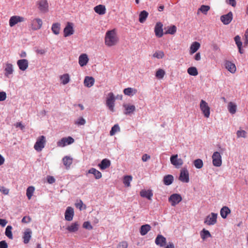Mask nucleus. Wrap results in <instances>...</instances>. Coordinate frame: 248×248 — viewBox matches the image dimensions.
<instances>
[{
  "label": "nucleus",
  "mask_w": 248,
  "mask_h": 248,
  "mask_svg": "<svg viewBox=\"0 0 248 248\" xmlns=\"http://www.w3.org/2000/svg\"><path fill=\"white\" fill-rule=\"evenodd\" d=\"M217 214L211 213L204 219V223L208 225H214L217 222Z\"/></svg>",
  "instance_id": "nucleus-4"
},
{
  "label": "nucleus",
  "mask_w": 248,
  "mask_h": 248,
  "mask_svg": "<svg viewBox=\"0 0 248 248\" xmlns=\"http://www.w3.org/2000/svg\"><path fill=\"white\" fill-rule=\"evenodd\" d=\"M232 19V13L230 12L227 14L223 15L220 17L221 21L225 25L229 24Z\"/></svg>",
  "instance_id": "nucleus-16"
},
{
  "label": "nucleus",
  "mask_w": 248,
  "mask_h": 248,
  "mask_svg": "<svg viewBox=\"0 0 248 248\" xmlns=\"http://www.w3.org/2000/svg\"><path fill=\"white\" fill-rule=\"evenodd\" d=\"M4 75L6 77H9L10 75H12L13 73V65L12 64L8 62H6L4 66Z\"/></svg>",
  "instance_id": "nucleus-19"
},
{
  "label": "nucleus",
  "mask_w": 248,
  "mask_h": 248,
  "mask_svg": "<svg viewBox=\"0 0 248 248\" xmlns=\"http://www.w3.org/2000/svg\"><path fill=\"white\" fill-rule=\"evenodd\" d=\"M220 216L225 219L227 217V216L231 213V210L227 206H223L220 210Z\"/></svg>",
  "instance_id": "nucleus-31"
},
{
  "label": "nucleus",
  "mask_w": 248,
  "mask_h": 248,
  "mask_svg": "<svg viewBox=\"0 0 248 248\" xmlns=\"http://www.w3.org/2000/svg\"><path fill=\"white\" fill-rule=\"evenodd\" d=\"M31 220V218L29 216L24 217L22 219V222L23 223H28Z\"/></svg>",
  "instance_id": "nucleus-58"
},
{
  "label": "nucleus",
  "mask_w": 248,
  "mask_h": 248,
  "mask_svg": "<svg viewBox=\"0 0 248 248\" xmlns=\"http://www.w3.org/2000/svg\"><path fill=\"white\" fill-rule=\"evenodd\" d=\"M6 98V94L4 92H0V101H2L5 100Z\"/></svg>",
  "instance_id": "nucleus-59"
},
{
  "label": "nucleus",
  "mask_w": 248,
  "mask_h": 248,
  "mask_svg": "<svg viewBox=\"0 0 248 248\" xmlns=\"http://www.w3.org/2000/svg\"><path fill=\"white\" fill-rule=\"evenodd\" d=\"M193 164H194V166L197 169H201L203 167V161L201 159H197L195 160L193 162Z\"/></svg>",
  "instance_id": "nucleus-47"
},
{
  "label": "nucleus",
  "mask_w": 248,
  "mask_h": 248,
  "mask_svg": "<svg viewBox=\"0 0 248 248\" xmlns=\"http://www.w3.org/2000/svg\"><path fill=\"white\" fill-rule=\"evenodd\" d=\"M110 165H111L110 161L107 158H105V159H103L101 161L100 163H99L98 165V166L99 167L100 169H101L102 170H104L109 168L110 167Z\"/></svg>",
  "instance_id": "nucleus-22"
},
{
  "label": "nucleus",
  "mask_w": 248,
  "mask_h": 248,
  "mask_svg": "<svg viewBox=\"0 0 248 248\" xmlns=\"http://www.w3.org/2000/svg\"><path fill=\"white\" fill-rule=\"evenodd\" d=\"M176 27L175 26L173 25L169 28L168 30L166 31V33L174 34L176 31Z\"/></svg>",
  "instance_id": "nucleus-50"
},
{
  "label": "nucleus",
  "mask_w": 248,
  "mask_h": 248,
  "mask_svg": "<svg viewBox=\"0 0 248 248\" xmlns=\"http://www.w3.org/2000/svg\"><path fill=\"white\" fill-rule=\"evenodd\" d=\"M38 8L41 12H45L46 10V0H40L37 2Z\"/></svg>",
  "instance_id": "nucleus-26"
},
{
  "label": "nucleus",
  "mask_w": 248,
  "mask_h": 248,
  "mask_svg": "<svg viewBox=\"0 0 248 248\" xmlns=\"http://www.w3.org/2000/svg\"><path fill=\"white\" fill-rule=\"evenodd\" d=\"M0 192L4 195H8L9 192V189L4 186H0Z\"/></svg>",
  "instance_id": "nucleus-56"
},
{
  "label": "nucleus",
  "mask_w": 248,
  "mask_h": 248,
  "mask_svg": "<svg viewBox=\"0 0 248 248\" xmlns=\"http://www.w3.org/2000/svg\"><path fill=\"white\" fill-rule=\"evenodd\" d=\"M60 79L61 83L63 85H65L69 82L70 77L68 74H65L60 77Z\"/></svg>",
  "instance_id": "nucleus-40"
},
{
  "label": "nucleus",
  "mask_w": 248,
  "mask_h": 248,
  "mask_svg": "<svg viewBox=\"0 0 248 248\" xmlns=\"http://www.w3.org/2000/svg\"><path fill=\"white\" fill-rule=\"evenodd\" d=\"M89 61V58L86 54H81L78 58V63L80 66L86 65Z\"/></svg>",
  "instance_id": "nucleus-23"
},
{
  "label": "nucleus",
  "mask_w": 248,
  "mask_h": 248,
  "mask_svg": "<svg viewBox=\"0 0 248 248\" xmlns=\"http://www.w3.org/2000/svg\"><path fill=\"white\" fill-rule=\"evenodd\" d=\"M226 2L232 5L233 7H235L236 5V1L235 0H226Z\"/></svg>",
  "instance_id": "nucleus-62"
},
{
  "label": "nucleus",
  "mask_w": 248,
  "mask_h": 248,
  "mask_svg": "<svg viewBox=\"0 0 248 248\" xmlns=\"http://www.w3.org/2000/svg\"><path fill=\"white\" fill-rule=\"evenodd\" d=\"M247 132L245 130H238L236 132L237 138H246Z\"/></svg>",
  "instance_id": "nucleus-53"
},
{
  "label": "nucleus",
  "mask_w": 248,
  "mask_h": 248,
  "mask_svg": "<svg viewBox=\"0 0 248 248\" xmlns=\"http://www.w3.org/2000/svg\"><path fill=\"white\" fill-rule=\"evenodd\" d=\"M120 131V128L118 124H115L111 129L109 134L110 136L114 135L116 133Z\"/></svg>",
  "instance_id": "nucleus-46"
},
{
  "label": "nucleus",
  "mask_w": 248,
  "mask_h": 248,
  "mask_svg": "<svg viewBox=\"0 0 248 248\" xmlns=\"http://www.w3.org/2000/svg\"><path fill=\"white\" fill-rule=\"evenodd\" d=\"M148 16V13L146 11H141L139 15V21L140 23H143L146 19Z\"/></svg>",
  "instance_id": "nucleus-38"
},
{
  "label": "nucleus",
  "mask_w": 248,
  "mask_h": 248,
  "mask_svg": "<svg viewBox=\"0 0 248 248\" xmlns=\"http://www.w3.org/2000/svg\"><path fill=\"white\" fill-rule=\"evenodd\" d=\"M74 32L73 24L68 22L63 30L64 36L67 37L70 36L74 33Z\"/></svg>",
  "instance_id": "nucleus-15"
},
{
  "label": "nucleus",
  "mask_w": 248,
  "mask_h": 248,
  "mask_svg": "<svg viewBox=\"0 0 248 248\" xmlns=\"http://www.w3.org/2000/svg\"><path fill=\"white\" fill-rule=\"evenodd\" d=\"M155 243L160 247H163L166 245V238L161 234H158L155 239Z\"/></svg>",
  "instance_id": "nucleus-12"
},
{
  "label": "nucleus",
  "mask_w": 248,
  "mask_h": 248,
  "mask_svg": "<svg viewBox=\"0 0 248 248\" xmlns=\"http://www.w3.org/2000/svg\"><path fill=\"white\" fill-rule=\"evenodd\" d=\"M170 161L172 165L176 168H180L183 164V161L181 158H178L177 154L172 155L170 157Z\"/></svg>",
  "instance_id": "nucleus-7"
},
{
  "label": "nucleus",
  "mask_w": 248,
  "mask_h": 248,
  "mask_svg": "<svg viewBox=\"0 0 248 248\" xmlns=\"http://www.w3.org/2000/svg\"><path fill=\"white\" fill-rule=\"evenodd\" d=\"M115 99L116 98L112 93L110 92L108 93L106 99V104L108 109L112 112L114 111V103Z\"/></svg>",
  "instance_id": "nucleus-2"
},
{
  "label": "nucleus",
  "mask_w": 248,
  "mask_h": 248,
  "mask_svg": "<svg viewBox=\"0 0 248 248\" xmlns=\"http://www.w3.org/2000/svg\"><path fill=\"white\" fill-rule=\"evenodd\" d=\"M12 227L11 226H7L5 230V235L9 239H13V234L12 232Z\"/></svg>",
  "instance_id": "nucleus-45"
},
{
  "label": "nucleus",
  "mask_w": 248,
  "mask_h": 248,
  "mask_svg": "<svg viewBox=\"0 0 248 248\" xmlns=\"http://www.w3.org/2000/svg\"><path fill=\"white\" fill-rule=\"evenodd\" d=\"M94 10L96 13L99 15H104L106 13L105 7L102 5H99L95 6L94 8Z\"/></svg>",
  "instance_id": "nucleus-34"
},
{
  "label": "nucleus",
  "mask_w": 248,
  "mask_h": 248,
  "mask_svg": "<svg viewBox=\"0 0 248 248\" xmlns=\"http://www.w3.org/2000/svg\"><path fill=\"white\" fill-rule=\"evenodd\" d=\"M74 139L71 137H68L62 138L57 142V146L63 147L67 145L72 144L74 142Z\"/></svg>",
  "instance_id": "nucleus-6"
},
{
  "label": "nucleus",
  "mask_w": 248,
  "mask_h": 248,
  "mask_svg": "<svg viewBox=\"0 0 248 248\" xmlns=\"http://www.w3.org/2000/svg\"><path fill=\"white\" fill-rule=\"evenodd\" d=\"M25 21V18L23 17L14 16L10 17L9 19V25L10 27H13L16 24L19 22H22Z\"/></svg>",
  "instance_id": "nucleus-11"
},
{
  "label": "nucleus",
  "mask_w": 248,
  "mask_h": 248,
  "mask_svg": "<svg viewBox=\"0 0 248 248\" xmlns=\"http://www.w3.org/2000/svg\"><path fill=\"white\" fill-rule=\"evenodd\" d=\"M123 107L124 108V114L125 115H130L136 110V107L133 105L124 104Z\"/></svg>",
  "instance_id": "nucleus-20"
},
{
  "label": "nucleus",
  "mask_w": 248,
  "mask_h": 248,
  "mask_svg": "<svg viewBox=\"0 0 248 248\" xmlns=\"http://www.w3.org/2000/svg\"><path fill=\"white\" fill-rule=\"evenodd\" d=\"M35 188L33 186H30L28 187L26 190V195L29 200H30L34 192Z\"/></svg>",
  "instance_id": "nucleus-39"
},
{
  "label": "nucleus",
  "mask_w": 248,
  "mask_h": 248,
  "mask_svg": "<svg viewBox=\"0 0 248 248\" xmlns=\"http://www.w3.org/2000/svg\"><path fill=\"white\" fill-rule=\"evenodd\" d=\"M165 74V72L162 69H159L155 73V77L158 79H162Z\"/></svg>",
  "instance_id": "nucleus-48"
},
{
  "label": "nucleus",
  "mask_w": 248,
  "mask_h": 248,
  "mask_svg": "<svg viewBox=\"0 0 248 248\" xmlns=\"http://www.w3.org/2000/svg\"><path fill=\"white\" fill-rule=\"evenodd\" d=\"M225 67L232 73H234L236 71V67L235 64L229 61H227L225 62Z\"/></svg>",
  "instance_id": "nucleus-32"
},
{
  "label": "nucleus",
  "mask_w": 248,
  "mask_h": 248,
  "mask_svg": "<svg viewBox=\"0 0 248 248\" xmlns=\"http://www.w3.org/2000/svg\"><path fill=\"white\" fill-rule=\"evenodd\" d=\"M51 30L54 34H58L60 30V24L58 23L53 24Z\"/></svg>",
  "instance_id": "nucleus-42"
},
{
  "label": "nucleus",
  "mask_w": 248,
  "mask_h": 248,
  "mask_svg": "<svg viewBox=\"0 0 248 248\" xmlns=\"http://www.w3.org/2000/svg\"><path fill=\"white\" fill-rule=\"evenodd\" d=\"M155 33L157 37H161L163 35V24L161 22H157L155 27Z\"/></svg>",
  "instance_id": "nucleus-14"
},
{
  "label": "nucleus",
  "mask_w": 248,
  "mask_h": 248,
  "mask_svg": "<svg viewBox=\"0 0 248 248\" xmlns=\"http://www.w3.org/2000/svg\"><path fill=\"white\" fill-rule=\"evenodd\" d=\"M74 215V209L71 207H68L65 212V219L67 221H71Z\"/></svg>",
  "instance_id": "nucleus-17"
},
{
  "label": "nucleus",
  "mask_w": 248,
  "mask_h": 248,
  "mask_svg": "<svg viewBox=\"0 0 248 248\" xmlns=\"http://www.w3.org/2000/svg\"><path fill=\"white\" fill-rule=\"evenodd\" d=\"M119 41L115 30L108 31L106 32L105 38V44L108 46L116 45Z\"/></svg>",
  "instance_id": "nucleus-1"
},
{
  "label": "nucleus",
  "mask_w": 248,
  "mask_h": 248,
  "mask_svg": "<svg viewBox=\"0 0 248 248\" xmlns=\"http://www.w3.org/2000/svg\"><path fill=\"white\" fill-rule=\"evenodd\" d=\"M168 200L171 206H175L181 202L182 198L180 194L175 193L171 195Z\"/></svg>",
  "instance_id": "nucleus-5"
},
{
  "label": "nucleus",
  "mask_w": 248,
  "mask_h": 248,
  "mask_svg": "<svg viewBox=\"0 0 248 248\" xmlns=\"http://www.w3.org/2000/svg\"><path fill=\"white\" fill-rule=\"evenodd\" d=\"M0 248H8V245L5 241L0 242Z\"/></svg>",
  "instance_id": "nucleus-63"
},
{
  "label": "nucleus",
  "mask_w": 248,
  "mask_h": 248,
  "mask_svg": "<svg viewBox=\"0 0 248 248\" xmlns=\"http://www.w3.org/2000/svg\"><path fill=\"white\" fill-rule=\"evenodd\" d=\"M179 179L183 183H188L189 182V173L186 168H183L181 170Z\"/></svg>",
  "instance_id": "nucleus-9"
},
{
  "label": "nucleus",
  "mask_w": 248,
  "mask_h": 248,
  "mask_svg": "<svg viewBox=\"0 0 248 248\" xmlns=\"http://www.w3.org/2000/svg\"><path fill=\"white\" fill-rule=\"evenodd\" d=\"M128 244L126 241L120 242L117 246V248H127Z\"/></svg>",
  "instance_id": "nucleus-55"
},
{
  "label": "nucleus",
  "mask_w": 248,
  "mask_h": 248,
  "mask_svg": "<svg viewBox=\"0 0 248 248\" xmlns=\"http://www.w3.org/2000/svg\"><path fill=\"white\" fill-rule=\"evenodd\" d=\"M140 195L142 197H145L148 200H151L153 194L151 190H142L140 192Z\"/></svg>",
  "instance_id": "nucleus-29"
},
{
  "label": "nucleus",
  "mask_w": 248,
  "mask_h": 248,
  "mask_svg": "<svg viewBox=\"0 0 248 248\" xmlns=\"http://www.w3.org/2000/svg\"><path fill=\"white\" fill-rule=\"evenodd\" d=\"M17 64L20 70L25 71L28 67L29 62L26 59H21L17 61Z\"/></svg>",
  "instance_id": "nucleus-18"
},
{
  "label": "nucleus",
  "mask_w": 248,
  "mask_h": 248,
  "mask_svg": "<svg viewBox=\"0 0 248 248\" xmlns=\"http://www.w3.org/2000/svg\"><path fill=\"white\" fill-rule=\"evenodd\" d=\"M213 164L216 167H220L222 164L221 156L218 152H215L213 153L212 156Z\"/></svg>",
  "instance_id": "nucleus-8"
},
{
  "label": "nucleus",
  "mask_w": 248,
  "mask_h": 248,
  "mask_svg": "<svg viewBox=\"0 0 248 248\" xmlns=\"http://www.w3.org/2000/svg\"><path fill=\"white\" fill-rule=\"evenodd\" d=\"M173 177L171 175H167L164 177L163 183L166 186H169L171 185L173 181Z\"/></svg>",
  "instance_id": "nucleus-33"
},
{
  "label": "nucleus",
  "mask_w": 248,
  "mask_h": 248,
  "mask_svg": "<svg viewBox=\"0 0 248 248\" xmlns=\"http://www.w3.org/2000/svg\"><path fill=\"white\" fill-rule=\"evenodd\" d=\"M210 7L207 5H202L200 7V8L199 9V11H201L203 14H206L207 12L209 10Z\"/></svg>",
  "instance_id": "nucleus-52"
},
{
  "label": "nucleus",
  "mask_w": 248,
  "mask_h": 248,
  "mask_svg": "<svg viewBox=\"0 0 248 248\" xmlns=\"http://www.w3.org/2000/svg\"><path fill=\"white\" fill-rule=\"evenodd\" d=\"M80 224L78 222L72 223L66 228L67 230L70 232H75L78 231Z\"/></svg>",
  "instance_id": "nucleus-24"
},
{
  "label": "nucleus",
  "mask_w": 248,
  "mask_h": 248,
  "mask_svg": "<svg viewBox=\"0 0 248 248\" xmlns=\"http://www.w3.org/2000/svg\"><path fill=\"white\" fill-rule=\"evenodd\" d=\"M45 137L44 136L40 137L34 144V148L37 151H40L44 147Z\"/></svg>",
  "instance_id": "nucleus-10"
},
{
  "label": "nucleus",
  "mask_w": 248,
  "mask_h": 248,
  "mask_svg": "<svg viewBox=\"0 0 248 248\" xmlns=\"http://www.w3.org/2000/svg\"><path fill=\"white\" fill-rule=\"evenodd\" d=\"M200 46V44L199 42H193L190 47V54L191 55L195 53L199 49Z\"/></svg>",
  "instance_id": "nucleus-30"
},
{
  "label": "nucleus",
  "mask_w": 248,
  "mask_h": 248,
  "mask_svg": "<svg viewBox=\"0 0 248 248\" xmlns=\"http://www.w3.org/2000/svg\"><path fill=\"white\" fill-rule=\"evenodd\" d=\"M151 229V227L149 224H145L140 227V232L142 236L146 235Z\"/></svg>",
  "instance_id": "nucleus-28"
},
{
  "label": "nucleus",
  "mask_w": 248,
  "mask_h": 248,
  "mask_svg": "<svg viewBox=\"0 0 248 248\" xmlns=\"http://www.w3.org/2000/svg\"><path fill=\"white\" fill-rule=\"evenodd\" d=\"M88 174H92L94 175L96 179H99L102 176V173L99 170L96 169L92 168L89 170L86 173V175H88Z\"/></svg>",
  "instance_id": "nucleus-21"
},
{
  "label": "nucleus",
  "mask_w": 248,
  "mask_h": 248,
  "mask_svg": "<svg viewBox=\"0 0 248 248\" xmlns=\"http://www.w3.org/2000/svg\"><path fill=\"white\" fill-rule=\"evenodd\" d=\"M200 108L204 116L207 118H209L210 114V108L207 103L202 100L200 102Z\"/></svg>",
  "instance_id": "nucleus-3"
},
{
  "label": "nucleus",
  "mask_w": 248,
  "mask_h": 248,
  "mask_svg": "<svg viewBox=\"0 0 248 248\" xmlns=\"http://www.w3.org/2000/svg\"><path fill=\"white\" fill-rule=\"evenodd\" d=\"M31 233V231L30 229H27L25 230L23 236V242L25 244H28L29 242Z\"/></svg>",
  "instance_id": "nucleus-27"
},
{
  "label": "nucleus",
  "mask_w": 248,
  "mask_h": 248,
  "mask_svg": "<svg viewBox=\"0 0 248 248\" xmlns=\"http://www.w3.org/2000/svg\"><path fill=\"white\" fill-rule=\"evenodd\" d=\"M200 235H201V238L203 240H205L207 238L211 237V235L210 232L208 230H205V229H203L200 232Z\"/></svg>",
  "instance_id": "nucleus-41"
},
{
  "label": "nucleus",
  "mask_w": 248,
  "mask_h": 248,
  "mask_svg": "<svg viewBox=\"0 0 248 248\" xmlns=\"http://www.w3.org/2000/svg\"><path fill=\"white\" fill-rule=\"evenodd\" d=\"M164 56V53L162 51H156L154 54L153 57L157 59H162Z\"/></svg>",
  "instance_id": "nucleus-51"
},
{
  "label": "nucleus",
  "mask_w": 248,
  "mask_h": 248,
  "mask_svg": "<svg viewBox=\"0 0 248 248\" xmlns=\"http://www.w3.org/2000/svg\"><path fill=\"white\" fill-rule=\"evenodd\" d=\"M42 25V21L39 18H35L31 21V28L33 30L40 29Z\"/></svg>",
  "instance_id": "nucleus-13"
},
{
  "label": "nucleus",
  "mask_w": 248,
  "mask_h": 248,
  "mask_svg": "<svg viewBox=\"0 0 248 248\" xmlns=\"http://www.w3.org/2000/svg\"><path fill=\"white\" fill-rule=\"evenodd\" d=\"M236 105L232 102L229 103L228 105V109L230 113L233 114L236 112Z\"/></svg>",
  "instance_id": "nucleus-36"
},
{
  "label": "nucleus",
  "mask_w": 248,
  "mask_h": 248,
  "mask_svg": "<svg viewBox=\"0 0 248 248\" xmlns=\"http://www.w3.org/2000/svg\"><path fill=\"white\" fill-rule=\"evenodd\" d=\"M137 92V90L136 89L132 88H125L124 90V93L128 96H133Z\"/></svg>",
  "instance_id": "nucleus-35"
},
{
  "label": "nucleus",
  "mask_w": 248,
  "mask_h": 248,
  "mask_svg": "<svg viewBox=\"0 0 248 248\" xmlns=\"http://www.w3.org/2000/svg\"><path fill=\"white\" fill-rule=\"evenodd\" d=\"M94 83V79L92 77H85L84 80V85L85 86L90 88L93 85Z\"/></svg>",
  "instance_id": "nucleus-25"
},
{
  "label": "nucleus",
  "mask_w": 248,
  "mask_h": 248,
  "mask_svg": "<svg viewBox=\"0 0 248 248\" xmlns=\"http://www.w3.org/2000/svg\"><path fill=\"white\" fill-rule=\"evenodd\" d=\"M132 180V177L130 175H127L124 177L123 183L126 186H130V182Z\"/></svg>",
  "instance_id": "nucleus-43"
},
{
  "label": "nucleus",
  "mask_w": 248,
  "mask_h": 248,
  "mask_svg": "<svg viewBox=\"0 0 248 248\" xmlns=\"http://www.w3.org/2000/svg\"><path fill=\"white\" fill-rule=\"evenodd\" d=\"M7 223V221L6 219L0 218V225L2 227H4Z\"/></svg>",
  "instance_id": "nucleus-64"
},
{
  "label": "nucleus",
  "mask_w": 248,
  "mask_h": 248,
  "mask_svg": "<svg viewBox=\"0 0 248 248\" xmlns=\"http://www.w3.org/2000/svg\"><path fill=\"white\" fill-rule=\"evenodd\" d=\"M234 41L237 47L242 46V43L241 41L240 37L238 35L234 37Z\"/></svg>",
  "instance_id": "nucleus-54"
},
{
  "label": "nucleus",
  "mask_w": 248,
  "mask_h": 248,
  "mask_svg": "<svg viewBox=\"0 0 248 248\" xmlns=\"http://www.w3.org/2000/svg\"><path fill=\"white\" fill-rule=\"evenodd\" d=\"M55 182V179L51 176H47V183L49 184H53Z\"/></svg>",
  "instance_id": "nucleus-60"
},
{
  "label": "nucleus",
  "mask_w": 248,
  "mask_h": 248,
  "mask_svg": "<svg viewBox=\"0 0 248 248\" xmlns=\"http://www.w3.org/2000/svg\"><path fill=\"white\" fill-rule=\"evenodd\" d=\"M86 123V120L83 117H79L75 121V124L78 126L83 125Z\"/></svg>",
  "instance_id": "nucleus-49"
},
{
  "label": "nucleus",
  "mask_w": 248,
  "mask_h": 248,
  "mask_svg": "<svg viewBox=\"0 0 248 248\" xmlns=\"http://www.w3.org/2000/svg\"><path fill=\"white\" fill-rule=\"evenodd\" d=\"M187 73L189 75L193 76L198 75V72L195 67H190L187 69Z\"/></svg>",
  "instance_id": "nucleus-44"
},
{
  "label": "nucleus",
  "mask_w": 248,
  "mask_h": 248,
  "mask_svg": "<svg viewBox=\"0 0 248 248\" xmlns=\"http://www.w3.org/2000/svg\"><path fill=\"white\" fill-rule=\"evenodd\" d=\"M83 227L84 228L87 229L88 230H91L93 228L92 226L91 225L90 223L88 221L85 222L83 223Z\"/></svg>",
  "instance_id": "nucleus-57"
},
{
  "label": "nucleus",
  "mask_w": 248,
  "mask_h": 248,
  "mask_svg": "<svg viewBox=\"0 0 248 248\" xmlns=\"http://www.w3.org/2000/svg\"><path fill=\"white\" fill-rule=\"evenodd\" d=\"M72 158L68 156H65L62 158L63 165L66 167H69L72 164Z\"/></svg>",
  "instance_id": "nucleus-37"
},
{
  "label": "nucleus",
  "mask_w": 248,
  "mask_h": 248,
  "mask_svg": "<svg viewBox=\"0 0 248 248\" xmlns=\"http://www.w3.org/2000/svg\"><path fill=\"white\" fill-rule=\"evenodd\" d=\"M151 158L150 156L147 154H144L142 156V160L143 162H146Z\"/></svg>",
  "instance_id": "nucleus-61"
}]
</instances>
